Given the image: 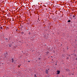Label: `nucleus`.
Masks as SVG:
<instances>
[{
	"instance_id": "f257e3e1",
	"label": "nucleus",
	"mask_w": 77,
	"mask_h": 77,
	"mask_svg": "<svg viewBox=\"0 0 77 77\" xmlns=\"http://www.w3.org/2000/svg\"><path fill=\"white\" fill-rule=\"evenodd\" d=\"M48 70L46 69V73L47 74H48Z\"/></svg>"
},
{
	"instance_id": "f03ea898",
	"label": "nucleus",
	"mask_w": 77,
	"mask_h": 77,
	"mask_svg": "<svg viewBox=\"0 0 77 77\" xmlns=\"http://www.w3.org/2000/svg\"><path fill=\"white\" fill-rule=\"evenodd\" d=\"M60 73V71H57V74H59Z\"/></svg>"
},
{
	"instance_id": "7ed1b4c3",
	"label": "nucleus",
	"mask_w": 77,
	"mask_h": 77,
	"mask_svg": "<svg viewBox=\"0 0 77 77\" xmlns=\"http://www.w3.org/2000/svg\"><path fill=\"white\" fill-rule=\"evenodd\" d=\"M11 59H12V63H14V59H13V58H12Z\"/></svg>"
},
{
	"instance_id": "20e7f679",
	"label": "nucleus",
	"mask_w": 77,
	"mask_h": 77,
	"mask_svg": "<svg viewBox=\"0 0 77 77\" xmlns=\"http://www.w3.org/2000/svg\"><path fill=\"white\" fill-rule=\"evenodd\" d=\"M70 22H71V20H69L67 21V22H68V23H70Z\"/></svg>"
},
{
	"instance_id": "39448f33",
	"label": "nucleus",
	"mask_w": 77,
	"mask_h": 77,
	"mask_svg": "<svg viewBox=\"0 0 77 77\" xmlns=\"http://www.w3.org/2000/svg\"><path fill=\"white\" fill-rule=\"evenodd\" d=\"M28 34L29 35H31V33H30V32H28Z\"/></svg>"
},
{
	"instance_id": "423d86ee",
	"label": "nucleus",
	"mask_w": 77,
	"mask_h": 77,
	"mask_svg": "<svg viewBox=\"0 0 77 77\" xmlns=\"http://www.w3.org/2000/svg\"><path fill=\"white\" fill-rule=\"evenodd\" d=\"M14 5H17V3L16 2H14Z\"/></svg>"
},
{
	"instance_id": "0eeeda50",
	"label": "nucleus",
	"mask_w": 77,
	"mask_h": 77,
	"mask_svg": "<svg viewBox=\"0 0 77 77\" xmlns=\"http://www.w3.org/2000/svg\"><path fill=\"white\" fill-rule=\"evenodd\" d=\"M0 28L1 29V30H3V27H0Z\"/></svg>"
},
{
	"instance_id": "6e6552de",
	"label": "nucleus",
	"mask_w": 77,
	"mask_h": 77,
	"mask_svg": "<svg viewBox=\"0 0 77 77\" xmlns=\"http://www.w3.org/2000/svg\"><path fill=\"white\" fill-rule=\"evenodd\" d=\"M17 61L16 60H14V63H16V61Z\"/></svg>"
},
{
	"instance_id": "1a4fd4ad",
	"label": "nucleus",
	"mask_w": 77,
	"mask_h": 77,
	"mask_svg": "<svg viewBox=\"0 0 77 77\" xmlns=\"http://www.w3.org/2000/svg\"><path fill=\"white\" fill-rule=\"evenodd\" d=\"M73 18H75V15H74L73 16Z\"/></svg>"
},
{
	"instance_id": "9d476101",
	"label": "nucleus",
	"mask_w": 77,
	"mask_h": 77,
	"mask_svg": "<svg viewBox=\"0 0 77 77\" xmlns=\"http://www.w3.org/2000/svg\"><path fill=\"white\" fill-rule=\"evenodd\" d=\"M34 76H35V77H37V76H36V74H35L34 75Z\"/></svg>"
},
{
	"instance_id": "9b49d317",
	"label": "nucleus",
	"mask_w": 77,
	"mask_h": 77,
	"mask_svg": "<svg viewBox=\"0 0 77 77\" xmlns=\"http://www.w3.org/2000/svg\"><path fill=\"white\" fill-rule=\"evenodd\" d=\"M9 47H11V45H9Z\"/></svg>"
},
{
	"instance_id": "f8f14e48",
	"label": "nucleus",
	"mask_w": 77,
	"mask_h": 77,
	"mask_svg": "<svg viewBox=\"0 0 77 77\" xmlns=\"http://www.w3.org/2000/svg\"><path fill=\"white\" fill-rule=\"evenodd\" d=\"M72 17V15H70V17Z\"/></svg>"
},
{
	"instance_id": "ddd939ff",
	"label": "nucleus",
	"mask_w": 77,
	"mask_h": 77,
	"mask_svg": "<svg viewBox=\"0 0 77 77\" xmlns=\"http://www.w3.org/2000/svg\"><path fill=\"white\" fill-rule=\"evenodd\" d=\"M47 70H48H48H50V69H48Z\"/></svg>"
},
{
	"instance_id": "4468645a",
	"label": "nucleus",
	"mask_w": 77,
	"mask_h": 77,
	"mask_svg": "<svg viewBox=\"0 0 77 77\" xmlns=\"http://www.w3.org/2000/svg\"><path fill=\"white\" fill-rule=\"evenodd\" d=\"M75 19H76V18L75 17L74 19V20H75Z\"/></svg>"
},
{
	"instance_id": "2eb2a0df",
	"label": "nucleus",
	"mask_w": 77,
	"mask_h": 77,
	"mask_svg": "<svg viewBox=\"0 0 77 77\" xmlns=\"http://www.w3.org/2000/svg\"><path fill=\"white\" fill-rule=\"evenodd\" d=\"M22 33H24V32H22Z\"/></svg>"
},
{
	"instance_id": "dca6fc26",
	"label": "nucleus",
	"mask_w": 77,
	"mask_h": 77,
	"mask_svg": "<svg viewBox=\"0 0 77 77\" xmlns=\"http://www.w3.org/2000/svg\"><path fill=\"white\" fill-rule=\"evenodd\" d=\"M30 62V61H28V62Z\"/></svg>"
},
{
	"instance_id": "f3484780",
	"label": "nucleus",
	"mask_w": 77,
	"mask_h": 77,
	"mask_svg": "<svg viewBox=\"0 0 77 77\" xmlns=\"http://www.w3.org/2000/svg\"><path fill=\"white\" fill-rule=\"evenodd\" d=\"M16 32H17V29H16Z\"/></svg>"
},
{
	"instance_id": "a211bd4d",
	"label": "nucleus",
	"mask_w": 77,
	"mask_h": 77,
	"mask_svg": "<svg viewBox=\"0 0 77 77\" xmlns=\"http://www.w3.org/2000/svg\"><path fill=\"white\" fill-rule=\"evenodd\" d=\"M6 40H8V38H6Z\"/></svg>"
},
{
	"instance_id": "6ab92c4d",
	"label": "nucleus",
	"mask_w": 77,
	"mask_h": 77,
	"mask_svg": "<svg viewBox=\"0 0 77 77\" xmlns=\"http://www.w3.org/2000/svg\"><path fill=\"white\" fill-rule=\"evenodd\" d=\"M5 57L7 58V57H6V56H5Z\"/></svg>"
},
{
	"instance_id": "aec40b11",
	"label": "nucleus",
	"mask_w": 77,
	"mask_h": 77,
	"mask_svg": "<svg viewBox=\"0 0 77 77\" xmlns=\"http://www.w3.org/2000/svg\"><path fill=\"white\" fill-rule=\"evenodd\" d=\"M72 75H74V74H72Z\"/></svg>"
},
{
	"instance_id": "412c9836",
	"label": "nucleus",
	"mask_w": 77,
	"mask_h": 77,
	"mask_svg": "<svg viewBox=\"0 0 77 77\" xmlns=\"http://www.w3.org/2000/svg\"><path fill=\"white\" fill-rule=\"evenodd\" d=\"M56 65H57V64H56Z\"/></svg>"
},
{
	"instance_id": "4be33fe9",
	"label": "nucleus",
	"mask_w": 77,
	"mask_h": 77,
	"mask_svg": "<svg viewBox=\"0 0 77 77\" xmlns=\"http://www.w3.org/2000/svg\"><path fill=\"white\" fill-rule=\"evenodd\" d=\"M71 18V17H70Z\"/></svg>"
}]
</instances>
